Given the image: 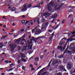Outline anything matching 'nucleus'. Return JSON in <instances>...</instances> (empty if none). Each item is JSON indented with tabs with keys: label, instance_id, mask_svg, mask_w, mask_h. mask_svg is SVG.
Masks as SVG:
<instances>
[{
	"label": "nucleus",
	"instance_id": "1",
	"mask_svg": "<svg viewBox=\"0 0 75 75\" xmlns=\"http://www.w3.org/2000/svg\"><path fill=\"white\" fill-rule=\"evenodd\" d=\"M32 39H31L30 40V42L28 41L27 42L26 44L27 47L24 46L23 47V49L22 50V52H23L24 50L26 51V50H28L29 49V48L30 50H31V49H32V46H33V45H32L30 46V45L32 43Z\"/></svg>",
	"mask_w": 75,
	"mask_h": 75
},
{
	"label": "nucleus",
	"instance_id": "2",
	"mask_svg": "<svg viewBox=\"0 0 75 75\" xmlns=\"http://www.w3.org/2000/svg\"><path fill=\"white\" fill-rule=\"evenodd\" d=\"M57 4H56L54 5V1H52L49 3V5L47 6V8L49 10V11H51V7L50 6H53L55 8H57Z\"/></svg>",
	"mask_w": 75,
	"mask_h": 75
},
{
	"label": "nucleus",
	"instance_id": "3",
	"mask_svg": "<svg viewBox=\"0 0 75 75\" xmlns=\"http://www.w3.org/2000/svg\"><path fill=\"white\" fill-rule=\"evenodd\" d=\"M24 38H25V35H24L23 36V37L18 39L15 42L16 44H18V43H20V42H21V39H23L21 40L22 41H23L24 42H26L25 40L23 39Z\"/></svg>",
	"mask_w": 75,
	"mask_h": 75
},
{
	"label": "nucleus",
	"instance_id": "4",
	"mask_svg": "<svg viewBox=\"0 0 75 75\" xmlns=\"http://www.w3.org/2000/svg\"><path fill=\"white\" fill-rule=\"evenodd\" d=\"M70 49H72V51L75 52V47H74L73 44H71L69 46Z\"/></svg>",
	"mask_w": 75,
	"mask_h": 75
},
{
	"label": "nucleus",
	"instance_id": "5",
	"mask_svg": "<svg viewBox=\"0 0 75 75\" xmlns=\"http://www.w3.org/2000/svg\"><path fill=\"white\" fill-rule=\"evenodd\" d=\"M16 45L14 44H11L10 45V48L11 49V50L12 51V50H14V49L16 48Z\"/></svg>",
	"mask_w": 75,
	"mask_h": 75
},
{
	"label": "nucleus",
	"instance_id": "6",
	"mask_svg": "<svg viewBox=\"0 0 75 75\" xmlns=\"http://www.w3.org/2000/svg\"><path fill=\"white\" fill-rule=\"evenodd\" d=\"M40 18H35V19L33 20V21L34 23H39L40 22Z\"/></svg>",
	"mask_w": 75,
	"mask_h": 75
},
{
	"label": "nucleus",
	"instance_id": "7",
	"mask_svg": "<svg viewBox=\"0 0 75 75\" xmlns=\"http://www.w3.org/2000/svg\"><path fill=\"white\" fill-rule=\"evenodd\" d=\"M36 29L37 30L35 32V34H36L38 35L39 34H40L41 33V30L40 29Z\"/></svg>",
	"mask_w": 75,
	"mask_h": 75
},
{
	"label": "nucleus",
	"instance_id": "8",
	"mask_svg": "<svg viewBox=\"0 0 75 75\" xmlns=\"http://www.w3.org/2000/svg\"><path fill=\"white\" fill-rule=\"evenodd\" d=\"M51 13H45L44 14L43 16H45L46 17H48L49 16H51Z\"/></svg>",
	"mask_w": 75,
	"mask_h": 75
},
{
	"label": "nucleus",
	"instance_id": "9",
	"mask_svg": "<svg viewBox=\"0 0 75 75\" xmlns=\"http://www.w3.org/2000/svg\"><path fill=\"white\" fill-rule=\"evenodd\" d=\"M27 5H25L23 9L22 10V11H26L27 10Z\"/></svg>",
	"mask_w": 75,
	"mask_h": 75
},
{
	"label": "nucleus",
	"instance_id": "10",
	"mask_svg": "<svg viewBox=\"0 0 75 75\" xmlns=\"http://www.w3.org/2000/svg\"><path fill=\"white\" fill-rule=\"evenodd\" d=\"M63 5H64V4H59V7L57 8L58 10H59V9L61 8V7H62Z\"/></svg>",
	"mask_w": 75,
	"mask_h": 75
},
{
	"label": "nucleus",
	"instance_id": "11",
	"mask_svg": "<svg viewBox=\"0 0 75 75\" xmlns=\"http://www.w3.org/2000/svg\"><path fill=\"white\" fill-rule=\"evenodd\" d=\"M40 38H41V39H43L44 38V36H40L38 37V38H36V40H38L40 39Z\"/></svg>",
	"mask_w": 75,
	"mask_h": 75
},
{
	"label": "nucleus",
	"instance_id": "12",
	"mask_svg": "<svg viewBox=\"0 0 75 75\" xmlns=\"http://www.w3.org/2000/svg\"><path fill=\"white\" fill-rule=\"evenodd\" d=\"M67 68L69 70L71 69V65L70 64H69L67 66Z\"/></svg>",
	"mask_w": 75,
	"mask_h": 75
},
{
	"label": "nucleus",
	"instance_id": "13",
	"mask_svg": "<svg viewBox=\"0 0 75 75\" xmlns=\"http://www.w3.org/2000/svg\"><path fill=\"white\" fill-rule=\"evenodd\" d=\"M19 55L20 57H23V58L25 57L24 56V54H20Z\"/></svg>",
	"mask_w": 75,
	"mask_h": 75
},
{
	"label": "nucleus",
	"instance_id": "14",
	"mask_svg": "<svg viewBox=\"0 0 75 75\" xmlns=\"http://www.w3.org/2000/svg\"><path fill=\"white\" fill-rule=\"evenodd\" d=\"M58 50H60V51H62V48L63 47H62L59 46L57 47Z\"/></svg>",
	"mask_w": 75,
	"mask_h": 75
},
{
	"label": "nucleus",
	"instance_id": "15",
	"mask_svg": "<svg viewBox=\"0 0 75 75\" xmlns=\"http://www.w3.org/2000/svg\"><path fill=\"white\" fill-rule=\"evenodd\" d=\"M57 16V13H56L52 16V18H55V17H56Z\"/></svg>",
	"mask_w": 75,
	"mask_h": 75
},
{
	"label": "nucleus",
	"instance_id": "16",
	"mask_svg": "<svg viewBox=\"0 0 75 75\" xmlns=\"http://www.w3.org/2000/svg\"><path fill=\"white\" fill-rule=\"evenodd\" d=\"M32 38L33 41V42H35V43H36L37 41H36V40H35V38H34V37H32Z\"/></svg>",
	"mask_w": 75,
	"mask_h": 75
},
{
	"label": "nucleus",
	"instance_id": "17",
	"mask_svg": "<svg viewBox=\"0 0 75 75\" xmlns=\"http://www.w3.org/2000/svg\"><path fill=\"white\" fill-rule=\"evenodd\" d=\"M64 68V67H62L61 66L59 67V69H63V68Z\"/></svg>",
	"mask_w": 75,
	"mask_h": 75
},
{
	"label": "nucleus",
	"instance_id": "18",
	"mask_svg": "<svg viewBox=\"0 0 75 75\" xmlns=\"http://www.w3.org/2000/svg\"><path fill=\"white\" fill-rule=\"evenodd\" d=\"M38 28V27H37L36 28H35V29L32 30V33H34L35 31V30H37Z\"/></svg>",
	"mask_w": 75,
	"mask_h": 75
},
{
	"label": "nucleus",
	"instance_id": "19",
	"mask_svg": "<svg viewBox=\"0 0 75 75\" xmlns=\"http://www.w3.org/2000/svg\"><path fill=\"white\" fill-rule=\"evenodd\" d=\"M63 44H64V41H62L59 44V45L61 46V45H62Z\"/></svg>",
	"mask_w": 75,
	"mask_h": 75
},
{
	"label": "nucleus",
	"instance_id": "20",
	"mask_svg": "<svg viewBox=\"0 0 75 75\" xmlns=\"http://www.w3.org/2000/svg\"><path fill=\"white\" fill-rule=\"evenodd\" d=\"M58 62V61H53L52 62V64L53 65H54L55 64L57 63Z\"/></svg>",
	"mask_w": 75,
	"mask_h": 75
},
{
	"label": "nucleus",
	"instance_id": "21",
	"mask_svg": "<svg viewBox=\"0 0 75 75\" xmlns=\"http://www.w3.org/2000/svg\"><path fill=\"white\" fill-rule=\"evenodd\" d=\"M31 23L30 22V21H27L26 23H25V25H26L27 24H30V23Z\"/></svg>",
	"mask_w": 75,
	"mask_h": 75
},
{
	"label": "nucleus",
	"instance_id": "22",
	"mask_svg": "<svg viewBox=\"0 0 75 75\" xmlns=\"http://www.w3.org/2000/svg\"><path fill=\"white\" fill-rule=\"evenodd\" d=\"M7 36V35L6 36L5 35L2 36V37L1 38V40H2V39H4V38H6V37Z\"/></svg>",
	"mask_w": 75,
	"mask_h": 75
},
{
	"label": "nucleus",
	"instance_id": "23",
	"mask_svg": "<svg viewBox=\"0 0 75 75\" xmlns=\"http://www.w3.org/2000/svg\"><path fill=\"white\" fill-rule=\"evenodd\" d=\"M21 61H23L24 62H27V61L25 59H23V58H22L21 59Z\"/></svg>",
	"mask_w": 75,
	"mask_h": 75
},
{
	"label": "nucleus",
	"instance_id": "24",
	"mask_svg": "<svg viewBox=\"0 0 75 75\" xmlns=\"http://www.w3.org/2000/svg\"><path fill=\"white\" fill-rule=\"evenodd\" d=\"M31 7V4H28L27 5V8H30V7Z\"/></svg>",
	"mask_w": 75,
	"mask_h": 75
},
{
	"label": "nucleus",
	"instance_id": "25",
	"mask_svg": "<svg viewBox=\"0 0 75 75\" xmlns=\"http://www.w3.org/2000/svg\"><path fill=\"white\" fill-rule=\"evenodd\" d=\"M68 47L65 50V51L64 52V54H65V53H67V50H68Z\"/></svg>",
	"mask_w": 75,
	"mask_h": 75
},
{
	"label": "nucleus",
	"instance_id": "26",
	"mask_svg": "<svg viewBox=\"0 0 75 75\" xmlns=\"http://www.w3.org/2000/svg\"><path fill=\"white\" fill-rule=\"evenodd\" d=\"M13 69V68H12L11 69H10L9 70H6L7 71H12Z\"/></svg>",
	"mask_w": 75,
	"mask_h": 75
},
{
	"label": "nucleus",
	"instance_id": "27",
	"mask_svg": "<svg viewBox=\"0 0 75 75\" xmlns=\"http://www.w3.org/2000/svg\"><path fill=\"white\" fill-rule=\"evenodd\" d=\"M45 69V68H43L42 69L40 70V71H39V72H42L43 70H44Z\"/></svg>",
	"mask_w": 75,
	"mask_h": 75
},
{
	"label": "nucleus",
	"instance_id": "28",
	"mask_svg": "<svg viewBox=\"0 0 75 75\" xmlns=\"http://www.w3.org/2000/svg\"><path fill=\"white\" fill-rule=\"evenodd\" d=\"M59 26V25H57L56 26V27L55 28L54 30H56V29Z\"/></svg>",
	"mask_w": 75,
	"mask_h": 75
},
{
	"label": "nucleus",
	"instance_id": "29",
	"mask_svg": "<svg viewBox=\"0 0 75 75\" xmlns=\"http://www.w3.org/2000/svg\"><path fill=\"white\" fill-rule=\"evenodd\" d=\"M35 60L36 61H38V60H39V59L38 58H36L35 59Z\"/></svg>",
	"mask_w": 75,
	"mask_h": 75
},
{
	"label": "nucleus",
	"instance_id": "30",
	"mask_svg": "<svg viewBox=\"0 0 75 75\" xmlns=\"http://www.w3.org/2000/svg\"><path fill=\"white\" fill-rule=\"evenodd\" d=\"M49 24V23L48 22H46L45 23V25H46V26H48Z\"/></svg>",
	"mask_w": 75,
	"mask_h": 75
},
{
	"label": "nucleus",
	"instance_id": "31",
	"mask_svg": "<svg viewBox=\"0 0 75 75\" xmlns=\"http://www.w3.org/2000/svg\"><path fill=\"white\" fill-rule=\"evenodd\" d=\"M68 54H69V55H71V52L70 51H68Z\"/></svg>",
	"mask_w": 75,
	"mask_h": 75
},
{
	"label": "nucleus",
	"instance_id": "32",
	"mask_svg": "<svg viewBox=\"0 0 75 75\" xmlns=\"http://www.w3.org/2000/svg\"><path fill=\"white\" fill-rule=\"evenodd\" d=\"M64 0H59L58 1L59 3H61V2H62V1H63Z\"/></svg>",
	"mask_w": 75,
	"mask_h": 75
},
{
	"label": "nucleus",
	"instance_id": "33",
	"mask_svg": "<svg viewBox=\"0 0 75 75\" xmlns=\"http://www.w3.org/2000/svg\"><path fill=\"white\" fill-rule=\"evenodd\" d=\"M3 47V45L1 43H0V48Z\"/></svg>",
	"mask_w": 75,
	"mask_h": 75
},
{
	"label": "nucleus",
	"instance_id": "34",
	"mask_svg": "<svg viewBox=\"0 0 75 75\" xmlns=\"http://www.w3.org/2000/svg\"><path fill=\"white\" fill-rule=\"evenodd\" d=\"M15 10V8L13 7L11 10L12 11H14Z\"/></svg>",
	"mask_w": 75,
	"mask_h": 75
},
{
	"label": "nucleus",
	"instance_id": "35",
	"mask_svg": "<svg viewBox=\"0 0 75 75\" xmlns=\"http://www.w3.org/2000/svg\"><path fill=\"white\" fill-rule=\"evenodd\" d=\"M14 66V64H11L10 65V68H11V67H13Z\"/></svg>",
	"mask_w": 75,
	"mask_h": 75
},
{
	"label": "nucleus",
	"instance_id": "36",
	"mask_svg": "<svg viewBox=\"0 0 75 75\" xmlns=\"http://www.w3.org/2000/svg\"><path fill=\"white\" fill-rule=\"evenodd\" d=\"M71 34H75V31H74L73 32H70Z\"/></svg>",
	"mask_w": 75,
	"mask_h": 75
},
{
	"label": "nucleus",
	"instance_id": "37",
	"mask_svg": "<svg viewBox=\"0 0 75 75\" xmlns=\"http://www.w3.org/2000/svg\"><path fill=\"white\" fill-rule=\"evenodd\" d=\"M56 20V19H55V18H54L53 20V21H52V23H54V21H55V20Z\"/></svg>",
	"mask_w": 75,
	"mask_h": 75
},
{
	"label": "nucleus",
	"instance_id": "38",
	"mask_svg": "<svg viewBox=\"0 0 75 75\" xmlns=\"http://www.w3.org/2000/svg\"><path fill=\"white\" fill-rule=\"evenodd\" d=\"M45 21V19L44 18H43L41 20V21L42 22H44Z\"/></svg>",
	"mask_w": 75,
	"mask_h": 75
},
{
	"label": "nucleus",
	"instance_id": "39",
	"mask_svg": "<svg viewBox=\"0 0 75 75\" xmlns=\"http://www.w3.org/2000/svg\"><path fill=\"white\" fill-rule=\"evenodd\" d=\"M18 49L19 50V51H20V50H21V47L20 46H18Z\"/></svg>",
	"mask_w": 75,
	"mask_h": 75
},
{
	"label": "nucleus",
	"instance_id": "40",
	"mask_svg": "<svg viewBox=\"0 0 75 75\" xmlns=\"http://www.w3.org/2000/svg\"><path fill=\"white\" fill-rule=\"evenodd\" d=\"M5 62L6 63V64H8V61L7 60L5 61Z\"/></svg>",
	"mask_w": 75,
	"mask_h": 75
},
{
	"label": "nucleus",
	"instance_id": "41",
	"mask_svg": "<svg viewBox=\"0 0 75 75\" xmlns=\"http://www.w3.org/2000/svg\"><path fill=\"white\" fill-rule=\"evenodd\" d=\"M57 75H62V73H59Z\"/></svg>",
	"mask_w": 75,
	"mask_h": 75
},
{
	"label": "nucleus",
	"instance_id": "42",
	"mask_svg": "<svg viewBox=\"0 0 75 75\" xmlns=\"http://www.w3.org/2000/svg\"><path fill=\"white\" fill-rule=\"evenodd\" d=\"M63 75H68V73H65Z\"/></svg>",
	"mask_w": 75,
	"mask_h": 75
},
{
	"label": "nucleus",
	"instance_id": "43",
	"mask_svg": "<svg viewBox=\"0 0 75 75\" xmlns=\"http://www.w3.org/2000/svg\"><path fill=\"white\" fill-rule=\"evenodd\" d=\"M67 42H66V43H68V42H69V41H70V39H67Z\"/></svg>",
	"mask_w": 75,
	"mask_h": 75
},
{
	"label": "nucleus",
	"instance_id": "44",
	"mask_svg": "<svg viewBox=\"0 0 75 75\" xmlns=\"http://www.w3.org/2000/svg\"><path fill=\"white\" fill-rule=\"evenodd\" d=\"M30 67H31V68H33V65H32V64H31L30 65Z\"/></svg>",
	"mask_w": 75,
	"mask_h": 75
},
{
	"label": "nucleus",
	"instance_id": "45",
	"mask_svg": "<svg viewBox=\"0 0 75 75\" xmlns=\"http://www.w3.org/2000/svg\"><path fill=\"white\" fill-rule=\"evenodd\" d=\"M40 4H38V5L37 7H40Z\"/></svg>",
	"mask_w": 75,
	"mask_h": 75
},
{
	"label": "nucleus",
	"instance_id": "46",
	"mask_svg": "<svg viewBox=\"0 0 75 75\" xmlns=\"http://www.w3.org/2000/svg\"><path fill=\"white\" fill-rule=\"evenodd\" d=\"M65 20H64L62 21V23H65Z\"/></svg>",
	"mask_w": 75,
	"mask_h": 75
},
{
	"label": "nucleus",
	"instance_id": "47",
	"mask_svg": "<svg viewBox=\"0 0 75 75\" xmlns=\"http://www.w3.org/2000/svg\"><path fill=\"white\" fill-rule=\"evenodd\" d=\"M21 22L22 24H23L25 23V21H21Z\"/></svg>",
	"mask_w": 75,
	"mask_h": 75
},
{
	"label": "nucleus",
	"instance_id": "48",
	"mask_svg": "<svg viewBox=\"0 0 75 75\" xmlns=\"http://www.w3.org/2000/svg\"><path fill=\"white\" fill-rule=\"evenodd\" d=\"M21 62V61H20V60H18V63H20Z\"/></svg>",
	"mask_w": 75,
	"mask_h": 75
},
{
	"label": "nucleus",
	"instance_id": "49",
	"mask_svg": "<svg viewBox=\"0 0 75 75\" xmlns=\"http://www.w3.org/2000/svg\"><path fill=\"white\" fill-rule=\"evenodd\" d=\"M45 26L44 25H43L42 26V28H41V29H42L43 28H45Z\"/></svg>",
	"mask_w": 75,
	"mask_h": 75
},
{
	"label": "nucleus",
	"instance_id": "50",
	"mask_svg": "<svg viewBox=\"0 0 75 75\" xmlns=\"http://www.w3.org/2000/svg\"><path fill=\"white\" fill-rule=\"evenodd\" d=\"M23 69H24H24H25V67L24 66L22 67Z\"/></svg>",
	"mask_w": 75,
	"mask_h": 75
},
{
	"label": "nucleus",
	"instance_id": "51",
	"mask_svg": "<svg viewBox=\"0 0 75 75\" xmlns=\"http://www.w3.org/2000/svg\"><path fill=\"white\" fill-rule=\"evenodd\" d=\"M24 31V30L23 29H22L21 30V32H23Z\"/></svg>",
	"mask_w": 75,
	"mask_h": 75
},
{
	"label": "nucleus",
	"instance_id": "52",
	"mask_svg": "<svg viewBox=\"0 0 75 75\" xmlns=\"http://www.w3.org/2000/svg\"><path fill=\"white\" fill-rule=\"evenodd\" d=\"M43 55H41V56H40V58H43Z\"/></svg>",
	"mask_w": 75,
	"mask_h": 75
},
{
	"label": "nucleus",
	"instance_id": "53",
	"mask_svg": "<svg viewBox=\"0 0 75 75\" xmlns=\"http://www.w3.org/2000/svg\"><path fill=\"white\" fill-rule=\"evenodd\" d=\"M35 69L34 68H32V69H31V71H33V70H34Z\"/></svg>",
	"mask_w": 75,
	"mask_h": 75
},
{
	"label": "nucleus",
	"instance_id": "54",
	"mask_svg": "<svg viewBox=\"0 0 75 75\" xmlns=\"http://www.w3.org/2000/svg\"><path fill=\"white\" fill-rule=\"evenodd\" d=\"M22 17L23 18H24L25 17V16L24 15H23L22 16Z\"/></svg>",
	"mask_w": 75,
	"mask_h": 75
},
{
	"label": "nucleus",
	"instance_id": "55",
	"mask_svg": "<svg viewBox=\"0 0 75 75\" xmlns=\"http://www.w3.org/2000/svg\"><path fill=\"white\" fill-rule=\"evenodd\" d=\"M41 67V66L39 67L37 69V70H38L39 68H40Z\"/></svg>",
	"mask_w": 75,
	"mask_h": 75
},
{
	"label": "nucleus",
	"instance_id": "56",
	"mask_svg": "<svg viewBox=\"0 0 75 75\" xmlns=\"http://www.w3.org/2000/svg\"><path fill=\"white\" fill-rule=\"evenodd\" d=\"M35 64L37 65L38 64L37 63V62H35Z\"/></svg>",
	"mask_w": 75,
	"mask_h": 75
},
{
	"label": "nucleus",
	"instance_id": "57",
	"mask_svg": "<svg viewBox=\"0 0 75 75\" xmlns=\"http://www.w3.org/2000/svg\"><path fill=\"white\" fill-rule=\"evenodd\" d=\"M50 66V64H49L48 66L47 67H49Z\"/></svg>",
	"mask_w": 75,
	"mask_h": 75
},
{
	"label": "nucleus",
	"instance_id": "58",
	"mask_svg": "<svg viewBox=\"0 0 75 75\" xmlns=\"http://www.w3.org/2000/svg\"><path fill=\"white\" fill-rule=\"evenodd\" d=\"M50 66V64H49L48 66L47 67H49Z\"/></svg>",
	"mask_w": 75,
	"mask_h": 75
},
{
	"label": "nucleus",
	"instance_id": "59",
	"mask_svg": "<svg viewBox=\"0 0 75 75\" xmlns=\"http://www.w3.org/2000/svg\"><path fill=\"white\" fill-rule=\"evenodd\" d=\"M42 75H45V73H43Z\"/></svg>",
	"mask_w": 75,
	"mask_h": 75
},
{
	"label": "nucleus",
	"instance_id": "60",
	"mask_svg": "<svg viewBox=\"0 0 75 75\" xmlns=\"http://www.w3.org/2000/svg\"><path fill=\"white\" fill-rule=\"evenodd\" d=\"M9 75H11V74H14V73H9Z\"/></svg>",
	"mask_w": 75,
	"mask_h": 75
},
{
	"label": "nucleus",
	"instance_id": "61",
	"mask_svg": "<svg viewBox=\"0 0 75 75\" xmlns=\"http://www.w3.org/2000/svg\"><path fill=\"white\" fill-rule=\"evenodd\" d=\"M3 18H4L5 19H7V18H6V17L5 16H4V17H3Z\"/></svg>",
	"mask_w": 75,
	"mask_h": 75
},
{
	"label": "nucleus",
	"instance_id": "62",
	"mask_svg": "<svg viewBox=\"0 0 75 75\" xmlns=\"http://www.w3.org/2000/svg\"><path fill=\"white\" fill-rule=\"evenodd\" d=\"M32 58H33V56L32 57H31L29 58V60H30Z\"/></svg>",
	"mask_w": 75,
	"mask_h": 75
},
{
	"label": "nucleus",
	"instance_id": "63",
	"mask_svg": "<svg viewBox=\"0 0 75 75\" xmlns=\"http://www.w3.org/2000/svg\"><path fill=\"white\" fill-rule=\"evenodd\" d=\"M3 27H4V28H6V25H4Z\"/></svg>",
	"mask_w": 75,
	"mask_h": 75
},
{
	"label": "nucleus",
	"instance_id": "64",
	"mask_svg": "<svg viewBox=\"0 0 75 75\" xmlns=\"http://www.w3.org/2000/svg\"><path fill=\"white\" fill-rule=\"evenodd\" d=\"M71 16L70 15H69V16L68 17V18H69V17H71Z\"/></svg>",
	"mask_w": 75,
	"mask_h": 75
}]
</instances>
